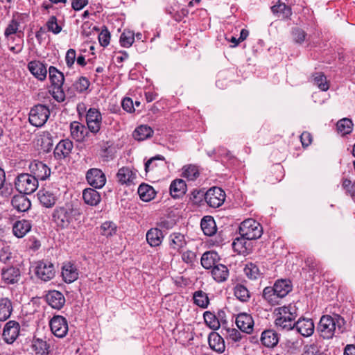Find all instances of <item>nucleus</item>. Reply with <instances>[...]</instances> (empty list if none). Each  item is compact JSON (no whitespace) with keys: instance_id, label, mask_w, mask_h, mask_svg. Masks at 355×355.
Returning <instances> with one entry per match:
<instances>
[{"instance_id":"f257e3e1","label":"nucleus","mask_w":355,"mask_h":355,"mask_svg":"<svg viewBox=\"0 0 355 355\" xmlns=\"http://www.w3.org/2000/svg\"><path fill=\"white\" fill-rule=\"evenodd\" d=\"M275 326L281 330L289 331L295 327L297 316V308L294 304L283 306L275 309Z\"/></svg>"},{"instance_id":"f03ea898","label":"nucleus","mask_w":355,"mask_h":355,"mask_svg":"<svg viewBox=\"0 0 355 355\" xmlns=\"http://www.w3.org/2000/svg\"><path fill=\"white\" fill-rule=\"evenodd\" d=\"M77 211L68 206L57 207L52 213V220L60 229L71 227L76 220Z\"/></svg>"},{"instance_id":"7ed1b4c3","label":"nucleus","mask_w":355,"mask_h":355,"mask_svg":"<svg viewBox=\"0 0 355 355\" xmlns=\"http://www.w3.org/2000/svg\"><path fill=\"white\" fill-rule=\"evenodd\" d=\"M48 71L51 86L53 87V97L58 102H63L65 99V94L63 89L64 82V74L53 66H51L49 68Z\"/></svg>"},{"instance_id":"20e7f679","label":"nucleus","mask_w":355,"mask_h":355,"mask_svg":"<svg viewBox=\"0 0 355 355\" xmlns=\"http://www.w3.org/2000/svg\"><path fill=\"white\" fill-rule=\"evenodd\" d=\"M14 184L17 191L24 194H31L38 187V182L31 173L19 174L16 177Z\"/></svg>"},{"instance_id":"39448f33","label":"nucleus","mask_w":355,"mask_h":355,"mask_svg":"<svg viewBox=\"0 0 355 355\" xmlns=\"http://www.w3.org/2000/svg\"><path fill=\"white\" fill-rule=\"evenodd\" d=\"M340 316L336 315L334 318L329 315H325L321 317L318 325V331L320 336L324 339L332 338L336 331V327Z\"/></svg>"},{"instance_id":"423d86ee","label":"nucleus","mask_w":355,"mask_h":355,"mask_svg":"<svg viewBox=\"0 0 355 355\" xmlns=\"http://www.w3.org/2000/svg\"><path fill=\"white\" fill-rule=\"evenodd\" d=\"M263 230L261 225L252 218L242 222L239 227V234L247 240L257 239L261 237Z\"/></svg>"},{"instance_id":"0eeeda50","label":"nucleus","mask_w":355,"mask_h":355,"mask_svg":"<svg viewBox=\"0 0 355 355\" xmlns=\"http://www.w3.org/2000/svg\"><path fill=\"white\" fill-rule=\"evenodd\" d=\"M50 116V110L46 105L38 104L31 108L28 120L31 125L42 127L47 121Z\"/></svg>"},{"instance_id":"6e6552de","label":"nucleus","mask_w":355,"mask_h":355,"mask_svg":"<svg viewBox=\"0 0 355 355\" xmlns=\"http://www.w3.org/2000/svg\"><path fill=\"white\" fill-rule=\"evenodd\" d=\"M35 274L41 280L48 282L55 277V266L50 261H40L36 263Z\"/></svg>"},{"instance_id":"1a4fd4ad","label":"nucleus","mask_w":355,"mask_h":355,"mask_svg":"<svg viewBox=\"0 0 355 355\" xmlns=\"http://www.w3.org/2000/svg\"><path fill=\"white\" fill-rule=\"evenodd\" d=\"M205 200L209 207L218 208L224 203L225 193L222 189L214 187L205 193Z\"/></svg>"},{"instance_id":"9d476101","label":"nucleus","mask_w":355,"mask_h":355,"mask_svg":"<svg viewBox=\"0 0 355 355\" xmlns=\"http://www.w3.org/2000/svg\"><path fill=\"white\" fill-rule=\"evenodd\" d=\"M86 123L88 130L93 134H97L102 125V115L96 108H89L86 114Z\"/></svg>"},{"instance_id":"9b49d317","label":"nucleus","mask_w":355,"mask_h":355,"mask_svg":"<svg viewBox=\"0 0 355 355\" xmlns=\"http://www.w3.org/2000/svg\"><path fill=\"white\" fill-rule=\"evenodd\" d=\"M52 333L58 338H64L69 330L67 320L61 315H55L50 320Z\"/></svg>"},{"instance_id":"f8f14e48","label":"nucleus","mask_w":355,"mask_h":355,"mask_svg":"<svg viewBox=\"0 0 355 355\" xmlns=\"http://www.w3.org/2000/svg\"><path fill=\"white\" fill-rule=\"evenodd\" d=\"M31 174L35 178L36 180H45L51 175V168L44 163L40 161L34 160L29 165Z\"/></svg>"},{"instance_id":"ddd939ff","label":"nucleus","mask_w":355,"mask_h":355,"mask_svg":"<svg viewBox=\"0 0 355 355\" xmlns=\"http://www.w3.org/2000/svg\"><path fill=\"white\" fill-rule=\"evenodd\" d=\"M86 180L89 185L96 189L102 188L106 182L105 175L101 169L96 168H90L87 171Z\"/></svg>"},{"instance_id":"4468645a","label":"nucleus","mask_w":355,"mask_h":355,"mask_svg":"<svg viewBox=\"0 0 355 355\" xmlns=\"http://www.w3.org/2000/svg\"><path fill=\"white\" fill-rule=\"evenodd\" d=\"M19 324L14 320L8 321L4 326L2 336L8 344L13 343L19 334Z\"/></svg>"},{"instance_id":"2eb2a0df","label":"nucleus","mask_w":355,"mask_h":355,"mask_svg":"<svg viewBox=\"0 0 355 355\" xmlns=\"http://www.w3.org/2000/svg\"><path fill=\"white\" fill-rule=\"evenodd\" d=\"M254 320L250 314L241 313L236 318V324L243 332L251 334L253 331Z\"/></svg>"},{"instance_id":"dca6fc26","label":"nucleus","mask_w":355,"mask_h":355,"mask_svg":"<svg viewBox=\"0 0 355 355\" xmlns=\"http://www.w3.org/2000/svg\"><path fill=\"white\" fill-rule=\"evenodd\" d=\"M73 145L69 139L61 140L54 149V157L58 160H62L69 157L71 153Z\"/></svg>"},{"instance_id":"f3484780","label":"nucleus","mask_w":355,"mask_h":355,"mask_svg":"<svg viewBox=\"0 0 355 355\" xmlns=\"http://www.w3.org/2000/svg\"><path fill=\"white\" fill-rule=\"evenodd\" d=\"M137 178L136 171L127 166L119 168L116 173L117 180L121 184L130 185L135 184Z\"/></svg>"},{"instance_id":"a211bd4d","label":"nucleus","mask_w":355,"mask_h":355,"mask_svg":"<svg viewBox=\"0 0 355 355\" xmlns=\"http://www.w3.org/2000/svg\"><path fill=\"white\" fill-rule=\"evenodd\" d=\"M295 328L303 336L309 337L311 336L315 329L314 323L311 319L300 318L295 322Z\"/></svg>"},{"instance_id":"6ab92c4d","label":"nucleus","mask_w":355,"mask_h":355,"mask_svg":"<svg viewBox=\"0 0 355 355\" xmlns=\"http://www.w3.org/2000/svg\"><path fill=\"white\" fill-rule=\"evenodd\" d=\"M46 300L52 308L60 310L65 304L63 294L58 291H51L46 295Z\"/></svg>"},{"instance_id":"aec40b11","label":"nucleus","mask_w":355,"mask_h":355,"mask_svg":"<svg viewBox=\"0 0 355 355\" xmlns=\"http://www.w3.org/2000/svg\"><path fill=\"white\" fill-rule=\"evenodd\" d=\"M28 69L38 80L42 81L46 79L48 71L46 65L40 61L33 60L29 62L28 64Z\"/></svg>"},{"instance_id":"412c9836","label":"nucleus","mask_w":355,"mask_h":355,"mask_svg":"<svg viewBox=\"0 0 355 355\" xmlns=\"http://www.w3.org/2000/svg\"><path fill=\"white\" fill-rule=\"evenodd\" d=\"M279 334L273 329L264 330L261 335V343L268 348H273L279 343Z\"/></svg>"},{"instance_id":"4be33fe9","label":"nucleus","mask_w":355,"mask_h":355,"mask_svg":"<svg viewBox=\"0 0 355 355\" xmlns=\"http://www.w3.org/2000/svg\"><path fill=\"white\" fill-rule=\"evenodd\" d=\"M208 343L210 348L218 354H222L225 350V340L216 332H211L209 335Z\"/></svg>"},{"instance_id":"5701e85b","label":"nucleus","mask_w":355,"mask_h":355,"mask_svg":"<svg viewBox=\"0 0 355 355\" xmlns=\"http://www.w3.org/2000/svg\"><path fill=\"white\" fill-rule=\"evenodd\" d=\"M32 225L28 220L16 221L12 226L13 234L17 238H23L31 230Z\"/></svg>"},{"instance_id":"b1692460","label":"nucleus","mask_w":355,"mask_h":355,"mask_svg":"<svg viewBox=\"0 0 355 355\" xmlns=\"http://www.w3.org/2000/svg\"><path fill=\"white\" fill-rule=\"evenodd\" d=\"M62 276L66 283H72L78 279V272L76 267L69 262L62 266Z\"/></svg>"},{"instance_id":"393cba45","label":"nucleus","mask_w":355,"mask_h":355,"mask_svg":"<svg viewBox=\"0 0 355 355\" xmlns=\"http://www.w3.org/2000/svg\"><path fill=\"white\" fill-rule=\"evenodd\" d=\"M37 197L40 203L45 207H52L56 202L57 198L50 190L42 189L37 193Z\"/></svg>"},{"instance_id":"a878e982","label":"nucleus","mask_w":355,"mask_h":355,"mask_svg":"<svg viewBox=\"0 0 355 355\" xmlns=\"http://www.w3.org/2000/svg\"><path fill=\"white\" fill-rule=\"evenodd\" d=\"M11 204L19 212L28 211L31 206L29 199L24 195L15 196L12 199Z\"/></svg>"},{"instance_id":"bb28decb","label":"nucleus","mask_w":355,"mask_h":355,"mask_svg":"<svg viewBox=\"0 0 355 355\" xmlns=\"http://www.w3.org/2000/svg\"><path fill=\"white\" fill-rule=\"evenodd\" d=\"M211 274L214 279L218 282H225L229 276V270L223 264H216L211 270Z\"/></svg>"},{"instance_id":"cd10ccee","label":"nucleus","mask_w":355,"mask_h":355,"mask_svg":"<svg viewBox=\"0 0 355 355\" xmlns=\"http://www.w3.org/2000/svg\"><path fill=\"white\" fill-rule=\"evenodd\" d=\"M70 130L71 135L73 139L78 141L83 140L85 137L87 135L86 127L78 121H73L71 123Z\"/></svg>"},{"instance_id":"c85d7f7f","label":"nucleus","mask_w":355,"mask_h":355,"mask_svg":"<svg viewBox=\"0 0 355 355\" xmlns=\"http://www.w3.org/2000/svg\"><path fill=\"white\" fill-rule=\"evenodd\" d=\"M164 235L158 228H151L146 233V241L152 247H157L161 245Z\"/></svg>"},{"instance_id":"c756f323","label":"nucleus","mask_w":355,"mask_h":355,"mask_svg":"<svg viewBox=\"0 0 355 355\" xmlns=\"http://www.w3.org/2000/svg\"><path fill=\"white\" fill-rule=\"evenodd\" d=\"M83 198L85 202L91 206H96L101 201L99 193L92 188H87L83 190Z\"/></svg>"},{"instance_id":"7c9ffc66","label":"nucleus","mask_w":355,"mask_h":355,"mask_svg":"<svg viewBox=\"0 0 355 355\" xmlns=\"http://www.w3.org/2000/svg\"><path fill=\"white\" fill-rule=\"evenodd\" d=\"M187 191V184L185 182L181 179L173 180L170 186V193L173 198H180Z\"/></svg>"},{"instance_id":"2f4dec72","label":"nucleus","mask_w":355,"mask_h":355,"mask_svg":"<svg viewBox=\"0 0 355 355\" xmlns=\"http://www.w3.org/2000/svg\"><path fill=\"white\" fill-rule=\"evenodd\" d=\"M202 232L207 236H213L216 232V225L213 217L210 216H205L200 223Z\"/></svg>"},{"instance_id":"473e14b6","label":"nucleus","mask_w":355,"mask_h":355,"mask_svg":"<svg viewBox=\"0 0 355 355\" xmlns=\"http://www.w3.org/2000/svg\"><path fill=\"white\" fill-rule=\"evenodd\" d=\"M273 286L276 290V295L281 299L286 296L292 290L291 282L287 279H279Z\"/></svg>"},{"instance_id":"72a5a7b5","label":"nucleus","mask_w":355,"mask_h":355,"mask_svg":"<svg viewBox=\"0 0 355 355\" xmlns=\"http://www.w3.org/2000/svg\"><path fill=\"white\" fill-rule=\"evenodd\" d=\"M137 192L141 200L144 202L150 201L156 195V192L153 187L144 183L139 185Z\"/></svg>"},{"instance_id":"f704fd0d","label":"nucleus","mask_w":355,"mask_h":355,"mask_svg":"<svg viewBox=\"0 0 355 355\" xmlns=\"http://www.w3.org/2000/svg\"><path fill=\"white\" fill-rule=\"evenodd\" d=\"M153 130L147 125L138 126L133 132L132 137L137 141H144L152 137Z\"/></svg>"},{"instance_id":"c9c22d12","label":"nucleus","mask_w":355,"mask_h":355,"mask_svg":"<svg viewBox=\"0 0 355 355\" xmlns=\"http://www.w3.org/2000/svg\"><path fill=\"white\" fill-rule=\"evenodd\" d=\"M271 10L273 14L282 19H287L292 15L291 8L280 1L272 6Z\"/></svg>"},{"instance_id":"e433bc0d","label":"nucleus","mask_w":355,"mask_h":355,"mask_svg":"<svg viewBox=\"0 0 355 355\" xmlns=\"http://www.w3.org/2000/svg\"><path fill=\"white\" fill-rule=\"evenodd\" d=\"M218 254L214 252H206L201 257V265L205 269L213 268L216 265Z\"/></svg>"},{"instance_id":"4c0bfd02","label":"nucleus","mask_w":355,"mask_h":355,"mask_svg":"<svg viewBox=\"0 0 355 355\" xmlns=\"http://www.w3.org/2000/svg\"><path fill=\"white\" fill-rule=\"evenodd\" d=\"M12 306L8 298L0 299V320L6 321L11 315Z\"/></svg>"},{"instance_id":"58836bf2","label":"nucleus","mask_w":355,"mask_h":355,"mask_svg":"<svg viewBox=\"0 0 355 355\" xmlns=\"http://www.w3.org/2000/svg\"><path fill=\"white\" fill-rule=\"evenodd\" d=\"M262 296L271 305L277 304L279 299H281L279 295H276V290L274 286L266 287L263 291Z\"/></svg>"},{"instance_id":"ea45409f","label":"nucleus","mask_w":355,"mask_h":355,"mask_svg":"<svg viewBox=\"0 0 355 355\" xmlns=\"http://www.w3.org/2000/svg\"><path fill=\"white\" fill-rule=\"evenodd\" d=\"M186 245L184 236L180 233H173L170 236V246L175 250H180Z\"/></svg>"},{"instance_id":"a19ab883","label":"nucleus","mask_w":355,"mask_h":355,"mask_svg":"<svg viewBox=\"0 0 355 355\" xmlns=\"http://www.w3.org/2000/svg\"><path fill=\"white\" fill-rule=\"evenodd\" d=\"M193 299L195 304L203 309L207 308L209 303L207 293L201 290L197 291L193 293Z\"/></svg>"},{"instance_id":"79ce46f5","label":"nucleus","mask_w":355,"mask_h":355,"mask_svg":"<svg viewBox=\"0 0 355 355\" xmlns=\"http://www.w3.org/2000/svg\"><path fill=\"white\" fill-rule=\"evenodd\" d=\"M19 277V271L14 267L3 268L2 270V277L8 282L13 284L17 281Z\"/></svg>"},{"instance_id":"37998d69","label":"nucleus","mask_w":355,"mask_h":355,"mask_svg":"<svg viewBox=\"0 0 355 355\" xmlns=\"http://www.w3.org/2000/svg\"><path fill=\"white\" fill-rule=\"evenodd\" d=\"M235 297L241 302H246L250 300V294L248 288L242 284H237L234 288Z\"/></svg>"},{"instance_id":"c03bdc74","label":"nucleus","mask_w":355,"mask_h":355,"mask_svg":"<svg viewBox=\"0 0 355 355\" xmlns=\"http://www.w3.org/2000/svg\"><path fill=\"white\" fill-rule=\"evenodd\" d=\"M353 123L351 119L344 118L337 122L338 132L342 135L349 134L352 130Z\"/></svg>"},{"instance_id":"a18cd8bd","label":"nucleus","mask_w":355,"mask_h":355,"mask_svg":"<svg viewBox=\"0 0 355 355\" xmlns=\"http://www.w3.org/2000/svg\"><path fill=\"white\" fill-rule=\"evenodd\" d=\"M40 141L42 148L46 152H49L53 147V136L52 135L48 132H43L40 135Z\"/></svg>"},{"instance_id":"49530a36","label":"nucleus","mask_w":355,"mask_h":355,"mask_svg":"<svg viewBox=\"0 0 355 355\" xmlns=\"http://www.w3.org/2000/svg\"><path fill=\"white\" fill-rule=\"evenodd\" d=\"M199 175L198 168L195 165H186L182 168V176L189 180H194Z\"/></svg>"},{"instance_id":"de8ad7c7","label":"nucleus","mask_w":355,"mask_h":355,"mask_svg":"<svg viewBox=\"0 0 355 355\" xmlns=\"http://www.w3.org/2000/svg\"><path fill=\"white\" fill-rule=\"evenodd\" d=\"M116 232V225L111 221L103 223L100 227L101 234L107 237L114 235Z\"/></svg>"},{"instance_id":"09e8293b","label":"nucleus","mask_w":355,"mask_h":355,"mask_svg":"<svg viewBox=\"0 0 355 355\" xmlns=\"http://www.w3.org/2000/svg\"><path fill=\"white\" fill-rule=\"evenodd\" d=\"M135 41V33L131 31L125 30L120 37L121 45L128 48L132 46Z\"/></svg>"},{"instance_id":"8fccbe9b","label":"nucleus","mask_w":355,"mask_h":355,"mask_svg":"<svg viewBox=\"0 0 355 355\" xmlns=\"http://www.w3.org/2000/svg\"><path fill=\"white\" fill-rule=\"evenodd\" d=\"M89 85V80L86 77L81 76L74 82L72 89L78 93H83L88 89Z\"/></svg>"},{"instance_id":"3c124183","label":"nucleus","mask_w":355,"mask_h":355,"mask_svg":"<svg viewBox=\"0 0 355 355\" xmlns=\"http://www.w3.org/2000/svg\"><path fill=\"white\" fill-rule=\"evenodd\" d=\"M204 320L206 324L212 329L216 330L220 327V322L215 314L210 311L204 313Z\"/></svg>"},{"instance_id":"603ef678","label":"nucleus","mask_w":355,"mask_h":355,"mask_svg":"<svg viewBox=\"0 0 355 355\" xmlns=\"http://www.w3.org/2000/svg\"><path fill=\"white\" fill-rule=\"evenodd\" d=\"M313 82L322 91H327L329 85L326 76L322 73H316L313 75Z\"/></svg>"},{"instance_id":"864d4df0","label":"nucleus","mask_w":355,"mask_h":355,"mask_svg":"<svg viewBox=\"0 0 355 355\" xmlns=\"http://www.w3.org/2000/svg\"><path fill=\"white\" fill-rule=\"evenodd\" d=\"M31 348L36 354L43 355L47 352L48 346L46 341L42 339H35L33 341Z\"/></svg>"},{"instance_id":"5fc2aeb1","label":"nucleus","mask_w":355,"mask_h":355,"mask_svg":"<svg viewBox=\"0 0 355 355\" xmlns=\"http://www.w3.org/2000/svg\"><path fill=\"white\" fill-rule=\"evenodd\" d=\"M244 272L246 276L251 279H256L260 275L259 268L252 263L245 265Z\"/></svg>"},{"instance_id":"6e6d98bb","label":"nucleus","mask_w":355,"mask_h":355,"mask_svg":"<svg viewBox=\"0 0 355 355\" xmlns=\"http://www.w3.org/2000/svg\"><path fill=\"white\" fill-rule=\"evenodd\" d=\"M292 38L295 43L302 44L306 39V32L299 27H295L291 32Z\"/></svg>"},{"instance_id":"4d7b16f0","label":"nucleus","mask_w":355,"mask_h":355,"mask_svg":"<svg viewBox=\"0 0 355 355\" xmlns=\"http://www.w3.org/2000/svg\"><path fill=\"white\" fill-rule=\"evenodd\" d=\"M46 27L49 31L54 34H58L62 31V27L58 25L57 18L55 16H51L46 22Z\"/></svg>"},{"instance_id":"13d9d810","label":"nucleus","mask_w":355,"mask_h":355,"mask_svg":"<svg viewBox=\"0 0 355 355\" xmlns=\"http://www.w3.org/2000/svg\"><path fill=\"white\" fill-rule=\"evenodd\" d=\"M19 26V24L17 21L12 20L5 30V36L9 37L10 35L17 33L18 37H20L21 32L18 31Z\"/></svg>"},{"instance_id":"bf43d9fd","label":"nucleus","mask_w":355,"mask_h":355,"mask_svg":"<svg viewBox=\"0 0 355 355\" xmlns=\"http://www.w3.org/2000/svg\"><path fill=\"white\" fill-rule=\"evenodd\" d=\"M157 160L164 161V157L162 155H158L153 157H151L145 163V171L146 173L150 169H153L157 166V164L155 163V162Z\"/></svg>"},{"instance_id":"052dcab7","label":"nucleus","mask_w":355,"mask_h":355,"mask_svg":"<svg viewBox=\"0 0 355 355\" xmlns=\"http://www.w3.org/2000/svg\"><path fill=\"white\" fill-rule=\"evenodd\" d=\"M110 32L107 29L103 30L98 35V41L101 45L103 46H107L110 44Z\"/></svg>"},{"instance_id":"680f3d73","label":"nucleus","mask_w":355,"mask_h":355,"mask_svg":"<svg viewBox=\"0 0 355 355\" xmlns=\"http://www.w3.org/2000/svg\"><path fill=\"white\" fill-rule=\"evenodd\" d=\"M76 51L70 49L67 51L65 56L66 64L68 67H71L76 60Z\"/></svg>"},{"instance_id":"e2e57ef3","label":"nucleus","mask_w":355,"mask_h":355,"mask_svg":"<svg viewBox=\"0 0 355 355\" xmlns=\"http://www.w3.org/2000/svg\"><path fill=\"white\" fill-rule=\"evenodd\" d=\"M122 107L128 112H132L135 111L134 103L130 98H125L121 103Z\"/></svg>"},{"instance_id":"0e129e2a","label":"nucleus","mask_w":355,"mask_h":355,"mask_svg":"<svg viewBox=\"0 0 355 355\" xmlns=\"http://www.w3.org/2000/svg\"><path fill=\"white\" fill-rule=\"evenodd\" d=\"M320 352L318 349V347L315 344L306 345L304 347V354L305 355H315L316 353Z\"/></svg>"},{"instance_id":"69168bd1","label":"nucleus","mask_w":355,"mask_h":355,"mask_svg":"<svg viewBox=\"0 0 355 355\" xmlns=\"http://www.w3.org/2000/svg\"><path fill=\"white\" fill-rule=\"evenodd\" d=\"M300 141L303 146H309L312 141V136L308 132H304L300 135Z\"/></svg>"},{"instance_id":"338daca9","label":"nucleus","mask_w":355,"mask_h":355,"mask_svg":"<svg viewBox=\"0 0 355 355\" xmlns=\"http://www.w3.org/2000/svg\"><path fill=\"white\" fill-rule=\"evenodd\" d=\"M228 338L234 342H238L241 339V333L236 329L227 330Z\"/></svg>"},{"instance_id":"774afa93","label":"nucleus","mask_w":355,"mask_h":355,"mask_svg":"<svg viewBox=\"0 0 355 355\" xmlns=\"http://www.w3.org/2000/svg\"><path fill=\"white\" fill-rule=\"evenodd\" d=\"M244 239H243V237L236 238L234 239V241L232 243V246L235 251H239V252H241L245 243V242H244Z\"/></svg>"}]
</instances>
